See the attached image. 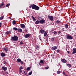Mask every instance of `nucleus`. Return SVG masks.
<instances>
[{
    "label": "nucleus",
    "mask_w": 76,
    "mask_h": 76,
    "mask_svg": "<svg viewBox=\"0 0 76 76\" xmlns=\"http://www.w3.org/2000/svg\"><path fill=\"white\" fill-rule=\"evenodd\" d=\"M18 37L16 35H14V37H11V41H13V42H15L17 41H18Z\"/></svg>",
    "instance_id": "1"
},
{
    "label": "nucleus",
    "mask_w": 76,
    "mask_h": 76,
    "mask_svg": "<svg viewBox=\"0 0 76 76\" xmlns=\"http://www.w3.org/2000/svg\"><path fill=\"white\" fill-rule=\"evenodd\" d=\"M37 5H35L34 4H33L32 5H31L30 6H29L30 8H31L32 7L33 9H35V7Z\"/></svg>",
    "instance_id": "2"
},
{
    "label": "nucleus",
    "mask_w": 76,
    "mask_h": 76,
    "mask_svg": "<svg viewBox=\"0 0 76 76\" xmlns=\"http://www.w3.org/2000/svg\"><path fill=\"white\" fill-rule=\"evenodd\" d=\"M39 23L41 24L45 23V20L44 19H42L41 20H39Z\"/></svg>",
    "instance_id": "3"
},
{
    "label": "nucleus",
    "mask_w": 76,
    "mask_h": 76,
    "mask_svg": "<svg viewBox=\"0 0 76 76\" xmlns=\"http://www.w3.org/2000/svg\"><path fill=\"white\" fill-rule=\"evenodd\" d=\"M66 38L68 39H73V37L71 35H68Z\"/></svg>",
    "instance_id": "4"
},
{
    "label": "nucleus",
    "mask_w": 76,
    "mask_h": 76,
    "mask_svg": "<svg viewBox=\"0 0 76 76\" xmlns=\"http://www.w3.org/2000/svg\"><path fill=\"white\" fill-rule=\"evenodd\" d=\"M48 18L51 21H53V16H48Z\"/></svg>",
    "instance_id": "5"
},
{
    "label": "nucleus",
    "mask_w": 76,
    "mask_h": 76,
    "mask_svg": "<svg viewBox=\"0 0 76 76\" xmlns=\"http://www.w3.org/2000/svg\"><path fill=\"white\" fill-rule=\"evenodd\" d=\"M72 54H75V53H76V48H73V49H72Z\"/></svg>",
    "instance_id": "6"
},
{
    "label": "nucleus",
    "mask_w": 76,
    "mask_h": 76,
    "mask_svg": "<svg viewBox=\"0 0 76 76\" xmlns=\"http://www.w3.org/2000/svg\"><path fill=\"white\" fill-rule=\"evenodd\" d=\"M29 36H30V35L29 34H27L24 35L23 37H24L25 38H29Z\"/></svg>",
    "instance_id": "7"
},
{
    "label": "nucleus",
    "mask_w": 76,
    "mask_h": 76,
    "mask_svg": "<svg viewBox=\"0 0 76 76\" xmlns=\"http://www.w3.org/2000/svg\"><path fill=\"white\" fill-rule=\"evenodd\" d=\"M45 32V30L43 29L42 28V29L40 31H39V33H41V34H44V32Z\"/></svg>",
    "instance_id": "8"
},
{
    "label": "nucleus",
    "mask_w": 76,
    "mask_h": 76,
    "mask_svg": "<svg viewBox=\"0 0 76 76\" xmlns=\"http://www.w3.org/2000/svg\"><path fill=\"white\" fill-rule=\"evenodd\" d=\"M2 69L4 71H6L7 70V67L5 66H3L2 67Z\"/></svg>",
    "instance_id": "9"
},
{
    "label": "nucleus",
    "mask_w": 76,
    "mask_h": 76,
    "mask_svg": "<svg viewBox=\"0 0 76 76\" xmlns=\"http://www.w3.org/2000/svg\"><path fill=\"white\" fill-rule=\"evenodd\" d=\"M3 6H4V7H5V6H4V2H2L1 3V4L0 5V8L1 9V7Z\"/></svg>",
    "instance_id": "10"
},
{
    "label": "nucleus",
    "mask_w": 76,
    "mask_h": 76,
    "mask_svg": "<svg viewBox=\"0 0 76 76\" xmlns=\"http://www.w3.org/2000/svg\"><path fill=\"white\" fill-rule=\"evenodd\" d=\"M17 32H20V33H21V32H22V29L20 28H18L17 30Z\"/></svg>",
    "instance_id": "11"
},
{
    "label": "nucleus",
    "mask_w": 76,
    "mask_h": 76,
    "mask_svg": "<svg viewBox=\"0 0 76 76\" xmlns=\"http://www.w3.org/2000/svg\"><path fill=\"white\" fill-rule=\"evenodd\" d=\"M20 25L21 26L22 28H23V29L25 28V26L24 24H21Z\"/></svg>",
    "instance_id": "12"
},
{
    "label": "nucleus",
    "mask_w": 76,
    "mask_h": 76,
    "mask_svg": "<svg viewBox=\"0 0 76 76\" xmlns=\"http://www.w3.org/2000/svg\"><path fill=\"white\" fill-rule=\"evenodd\" d=\"M61 61L62 63H66V62H67V60H66V59H61Z\"/></svg>",
    "instance_id": "13"
},
{
    "label": "nucleus",
    "mask_w": 76,
    "mask_h": 76,
    "mask_svg": "<svg viewBox=\"0 0 76 76\" xmlns=\"http://www.w3.org/2000/svg\"><path fill=\"white\" fill-rule=\"evenodd\" d=\"M1 57H5L6 56V54L4 53H1Z\"/></svg>",
    "instance_id": "14"
},
{
    "label": "nucleus",
    "mask_w": 76,
    "mask_h": 76,
    "mask_svg": "<svg viewBox=\"0 0 76 76\" xmlns=\"http://www.w3.org/2000/svg\"><path fill=\"white\" fill-rule=\"evenodd\" d=\"M56 23H57V24H60V23H61V22L60 21L58 20L56 21Z\"/></svg>",
    "instance_id": "15"
},
{
    "label": "nucleus",
    "mask_w": 76,
    "mask_h": 76,
    "mask_svg": "<svg viewBox=\"0 0 76 76\" xmlns=\"http://www.w3.org/2000/svg\"><path fill=\"white\" fill-rule=\"evenodd\" d=\"M39 9V7H38V6L36 5V7L35 8V10H38Z\"/></svg>",
    "instance_id": "16"
},
{
    "label": "nucleus",
    "mask_w": 76,
    "mask_h": 76,
    "mask_svg": "<svg viewBox=\"0 0 76 76\" xmlns=\"http://www.w3.org/2000/svg\"><path fill=\"white\" fill-rule=\"evenodd\" d=\"M4 50L5 51H6V52H7V51H8V49L7 48V47H5V48L4 49Z\"/></svg>",
    "instance_id": "17"
},
{
    "label": "nucleus",
    "mask_w": 76,
    "mask_h": 76,
    "mask_svg": "<svg viewBox=\"0 0 76 76\" xmlns=\"http://www.w3.org/2000/svg\"><path fill=\"white\" fill-rule=\"evenodd\" d=\"M66 66L69 67V68H70V67H72V65L70 64H66Z\"/></svg>",
    "instance_id": "18"
},
{
    "label": "nucleus",
    "mask_w": 76,
    "mask_h": 76,
    "mask_svg": "<svg viewBox=\"0 0 76 76\" xmlns=\"http://www.w3.org/2000/svg\"><path fill=\"white\" fill-rule=\"evenodd\" d=\"M57 48V46H54L53 47H52V49L53 50H56Z\"/></svg>",
    "instance_id": "19"
},
{
    "label": "nucleus",
    "mask_w": 76,
    "mask_h": 76,
    "mask_svg": "<svg viewBox=\"0 0 76 76\" xmlns=\"http://www.w3.org/2000/svg\"><path fill=\"white\" fill-rule=\"evenodd\" d=\"M17 63H19L21 61V59H20V58H18L17 60Z\"/></svg>",
    "instance_id": "20"
},
{
    "label": "nucleus",
    "mask_w": 76,
    "mask_h": 76,
    "mask_svg": "<svg viewBox=\"0 0 76 76\" xmlns=\"http://www.w3.org/2000/svg\"><path fill=\"white\" fill-rule=\"evenodd\" d=\"M31 18L33 19V21H36V19L34 18V17L32 16Z\"/></svg>",
    "instance_id": "21"
},
{
    "label": "nucleus",
    "mask_w": 76,
    "mask_h": 76,
    "mask_svg": "<svg viewBox=\"0 0 76 76\" xmlns=\"http://www.w3.org/2000/svg\"><path fill=\"white\" fill-rule=\"evenodd\" d=\"M13 31H18V28L16 27H14L13 28Z\"/></svg>",
    "instance_id": "22"
},
{
    "label": "nucleus",
    "mask_w": 76,
    "mask_h": 76,
    "mask_svg": "<svg viewBox=\"0 0 76 76\" xmlns=\"http://www.w3.org/2000/svg\"><path fill=\"white\" fill-rule=\"evenodd\" d=\"M23 74L24 75H25L26 76H28V74H27V72H26V71H25L24 72Z\"/></svg>",
    "instance_id": "23"
},
{
    "label": "nucleus",
    "mask_w": 76,
    "mask_h": 76,
    "mask_svg": "<svg viewBox=\"0 0 76 76\" xmlns=\"http://www.w3.org/2000/svg\"><path fill=\"white\" fill-rule=\"evenodd\" d=\"M47 31H45L44 34V36L45 37L47 36Z\"/></svg>",
    "instance_id": "24"
},
{
    "label": "nucleus",
    "mask_w": 76,
    "mask_h": 76,
    "mask_svg": "<svg viewBox=\"0 0 76 76\" xmlns=\"http://www.w3.org/2000/svg\"><path fill=\"white\" fill-rule=\"evenodd\" d=\"M68 24H66L65 25V28L66 29H67V28H68Z\"/></svg>",
    "instance_id": "25"
},
{
    "label": "nucleus",
    "mask_w": 76,
    "mask_h": 76,
    "mask_svg": "<svg viewBox=\"0 0 76 76\" xmlns=\"http://www.w3.org/2000/svg\"><path fill=\"white\" fill-rule=\"evenodd\" d=\"M16 21L14 20L12 21V24L13 25H15L16 24Z\"/></svg>",
    "instance_id": "26"
},
{
    "label": "nucleus",
    "mask_w": 76,
    "mask_h": 76,
    "mask_svg": "<svg viewBox=\"0 0 76 76\" xmlns=\"http://www.w3.org/2000/svg\"><path fill=\"white\" fill-rule=\"evenodd\" d=\"M51 41H52V42H53L54 41V37H52L50 39Z\"/></svg>",
    "instance_id": "27"
},
{
    "label": "nucleus",
    "mask_w": 76,
    "mask_h": 76,
    "mask_svg": "<svg viewBox=\"0 0 76 76\" xmlns=\"http://www.w3.org/2000/svg\"><path fill=\"white\" fill-rule=\"evenodd\" d=\"M40 63L41 64H43V63H44V60H41L40 61Z\"/></svg>",
    "instance_id": "28"
},
{
    "label": "nucleus",
    "mask_w": 76,
    "mask_h": 76,
    "mask_svg": "<svg viewBox=\"0 0 76 76\" xmlns=\"http://www.w3.org/2000/svg\"><path fill=\"white\" fill-rule=\"evenodd\" d=\"M26 69L27 71H28V70H31V67H27Z\"/></svg>",
    "instance_id": "29"
},
{
    "label": "nucleus",
    "mask_w": 76,
    "mask_h": 76,
    "mask_svg": "<svg viewBox=\"0 0 76 76\" xmlns=\"http://www.w3.org/2000/svg\"><path fill=\"white\" fill-rule=\"evenodd\" d=\"M32 73V71H31L30 72H29V73L28 74V75H31Z\"/></svg>",
    "instance_id": "30"
},
{
    "label": "nucleus",
    "mask_w": 76,
    "mask_h": 76,
    "mask_svg": "<svg viewBox=\"0 0 76 76\" xmlns=\"http://www.w3.org/2000/svg\"><path fill=\"white\" fill-rule=\"evenodd\" d=\"M62 74L63 75H64L65 76H68V75H67V74H66V73L64 72H62Z\"/></svg>",
    "instance_id": "31"
},
{
    "label": "nucleus",
    "mask_w": 76,
    "mask_h": 76,
    "mask_svg": "<svg viewBox=\"0 0 76 76\" xmlns=\"http://www.w3.org/2000/svg\"><path fill=\"white\" fill-rule=\"evenodd\" d=\"M36 24H38L39 23V21L38 20H37L35 22Z\"/></svg>",
    "instance_id": "32"
},
{
    "label": "nucleus",
    "mask_w": 76,
    "mask_h": 76,
    "mask_svg": "<svg viewBox=\"0 0 76 76\" xmlns=\"http://www.w3.org/2000/svg\"><path fill=\"white\" fill-rule=\"evenodd\" d=\"M4 18V16H1L0 18V20H2V19H3Z\"/></svg>",
    "instance_id": "33"
},
{
    "label": "nucleus",
    "mask_w": 76,
    "mask_h": 76,
    "mask_svg": "<svg viewBox=\"0 0 76 76\" xmlns=\"http://www.w3.org/2000/svg\"><path fill=\"white\" fill-rule=\"evenodd\" d=\"M36 49H39V46L38 45H37L36 47Z\"/></svg>",
    "instance_id": "34"
},
{
    "label": "nucleus",
    "mask_w": 76,
    "mask_h": 76,
    "mask_svg": "<svg viewBox=\"0 0 76 76\" xmlns=\"http://www.w3.org/2000/svg\"><path fill=\"white\" fill-rule=\"evenodd\" d=\"M10 3L6 5L5 7H8V6H10Z\"/></svg>",
    "instance_id": "35"
},
{
    "label": "nucleus",
    "mask_w": 76,
    "mask_h": 76,
    "mask_svg": "<svg viewBox=\"0 0 76 76\" xmlns=\"http://www.w3.org/2000/svg\"><path fill=\"white\" fill-rule=\"evenodd\" d=\"M25 31L26 32H28V29H27V28H25Z\"/></svg>",
    "instance_id": "36"
},
{
    "label": "nucleus",
    "mask_w": 76,
    "mask_h": 76,
    "mask_svg": "<svg viewBox=\"0 0 76 76\" xmlns=\"http://www.w3.org/2000/svg\"><path fill=\"white\" fill-rule=\"evenodd\" d=\"M20 45H22V44H23V42H22V41H21L20 43Z\"/></svg>",
    "instance_id": "37"
},
{
    "label": "nucleus",
    "mask_w": 76,
    "mask_h": 76,
    "mask_svg": "<svg viewBox=\"0 0 76 76\" xmlns=\"http://www.w3.org/2000/svg\"><path fill=\"white\" fill-rule=\"evenodd\" d=\"M19 69L20 70H22V69H23V66H20L19 68Z\"/></svg>",
    "instance_id": "38"
},
{
    "label": "nucleus",
    "mask_w": 76,
    "mask_h": 76,
    "mask_svg": "<svg viewBox=\"0 0 76 76\" xmlns=\"http://www.w3.org/2000/svg\"><path fill=\"white\" fill-rule=\"evenodd\" d=\"M53 33L54 34H55V35H57V31H54L53 32Z\"/></svg>",
    "instance_id": "39"
},
{
    "label": "nucleus",
    "mask_w": 76,
    "mask_h": 76,
    "mask_svg": "<svg viewBox=\"0 0 76 76\" xmlns=\"http://www.w3.org/2000/svg\"><path fill=\"white\" fill-rule=\"evenodd\" d=\"M57 74H60V71H58L57 72Z\"/></svg>",
    "instance_id": "40"
},
{
    "label": "nucleus",
    "mask_w": 76,
    "mask_h": 76,
    "mask_svg": "<svg viewBox=\"0 0 76 76\" xmlns=\"http://www.w3.org/2000/svg\"><path fill=\"white\" fill-rule=\"evenodd\" d=\"M19 72L20 73H22V69H20Z\"/></svg>",
    "instance_id": "41"
},
{
    "label": "nucleus",
    "mask_w": 76,
    "mask_h": 76,
    "mask_svg": "<svg viewBox=\"0 0 76 76\" xmlns=\"http://www.w3.org/2000/svg\"><path fill=\"white\" fill-rule=\"evenodd\" d=\"M48 68H49V66H47L45 68V69L46 70H47L48 69Z\"/></svg>",
    "instance_id": "42"
},
{
    "label": "nucleus",
    "mask_w": 76,
    "mask_h": 76,
    "mask_svg": "<svg viewBox=\"0 0 76 76\" xmlns=\"http://www.w3.org/2000/svg\"><path fill=\"white\" fill-rule=\"evenodd\" d=\"M38 19H39V20H41V19H42L41 17L40 16L38 18Z\"/></svg>",
    "instance_id": "43"
},
{
    "label": "nucleus",
    "mask_w": 76,
    "mask_h": 76,
    "mask_svg": "<svg viewBox=\"0 0 76 76\" xmlns=\"http://www.w3.org/2000/svg\"><path fill=\"white\" fill-rule=\"evenodd\" d=\"M56 52L58 53V52H60V50L58 49V50H57L56 51Z\"/></svg>",
    "instance_id": "44"
},
{
    "label": "nucleus",
    "mask_w": 76,
    "mask_h": 76,
    "mask_svg": "<svg viewBox=\"0 0 76 76\" xmlns=\"http://www.w3.org/2000/svg\"><path fill=\"white\" fill-rule=\"evenodd\" d=\"M5 34H7V35H9V33H8V31L7 32H5Z\"/></svg>",
    "instance_id": "45"
},
{
    "label": "nucleus",
    "mask_w": 76,
    "mask_h": 76,
    "mask_svg": "<svg viewBox=\"0 0 76 76\" xmlns=\"http://www.w3.org/2000/svg\"><path fill=\"white\" fill-rule=\"evenodd\" d=\"M4 64H7V61H4Z\"/></svg>",
    "instance_id": "46"
},
{
    "label": "nucleus",
    "mask_w": 76,
    "mask_h": 76,
    "mask_svg": "<svg viewBox=\"0 0 76 76\" xmlns=\"http://www.w3.org/2000/svg\"><path fill=\"white\" fill-rule=\"evenodd\" d=\"M20 63H21V64H23V62L22 61H20Z\"/></svg>",
    "instance_id": "47"
},
{
    "label": "nucleus",
    "mask_w": 76,
    "mask_h": 76,
    "mask_svg": "<svg viewBox=\"0 0 76 76\" xmlns=\"http://www.w3.org/2000/svg\"><path fill=\"white\" fill-rule=\"evenodd\" d=\"M8 34H10V33L11 32V31H8Z\"/></svg>",
    "instance_id": "48"
},
{
    "label": "nucleus",
    "mask_w": 76,
    "mask_h": 76,
    "mask_svg": "<svg viewBox=\"0 0 76 76\" xmlns=\"http://www.w3.org/2000/svg\"><path fill=\"white\" fill-rule=\"evenodd\" d=\"M1 23H0V27H1Z\"/></svg>",
    "instance_id": "49"
},
{
    "label": "nucleus",
    "mask_w": 76,
    "mask_h": 76,
    "mask_svg": "<svg viewBox=\"0 0 76 76\" xmlns=\"http://www.w3.org/2000/svg\"><path fill=\"white\" fill-rule=\"evenodd\" d=\"M60 33H61V31H59L58 32V34H60Z\"/></svg>",
    "instance_id": "50"
},
{
    "label": "nucleus",
    "mask_w": 76,
    "mask_h": 76,
    "mask_svg": "<svg viewBox=\"0 0 76 76\" xmlns=\"http://www.w3.org/2000/svg\"><path fill=\"white\" fill-rule=\"evenodd\" d=\"M63 31H64V28H62V30Z\"/></svg>",
    "instance_id": "51"
},
{
    "label": "nucleus",
    "mask_w": 76,
    "mask_h": 76,
    "mask_svg": "<svg viewBox=\"0 0 76 76\" xmlns=\"http://www.w3.org/2000/svg\"><path fill=\"white\" fill-rule=\"evenodd\" d=\"M67 53L68 54H69V53H70V51H67Z\"/></svg>",
    "instance_id": "52"
},
{
    "label": "nucleus",
    "mask_w": 76,
    "mask_h": 76,
    "mask_svg": "<svg viewBox=\"0 0 76 76\" xmlns=\"http://www.w3.org/2000/svg\"><path fill=\"white\" fill-rule=\"evenodd\" d=\"M6 73H7V74H9V73L7 72H6Z\"/></svg>",
    "instance_id": "53"
},
{
    "label": "nucleus",
    "mask_w": 76,
    "mask_h": 76,
    "mask_svg": "<svg viewBox=\"0 0 76 76\" xmlns=\"http://www.w3.org/2000/svg\"><path fill=\"white\" fill-rule=\"evenodd\" d=\"M39 38H41V36L39 35Z\"/></svg>",
    "instance_id": "54"
},
{
    "label": "nucleus",
    "mask_w": 76,
    "mask_h": 76,
    "mask_svg": "<svg viewBox=\"0 0 76 76\" xmlns=\"http://www.w3.org/2000/svg\"><path fill=\"white\" fill-rule=\"evenodd\" d=\"M39 65H40V66H41V64L40 63H39Z\"/></svg>",
    "instance_id": "55"
},
{
    "label": "nucleus",
    "mask_w": 76,
    "mask_h": 76,
    "mask_svg": "<svg viewBox=\"0 0 76 76\" xmlns=\"http://www.w3.org/2000/svg\"><path fill=\"white\" fill-rule=\"evenodd\" d=\"M39 39H40V40H41V38H39Z\"/></svg>",
    "instance_id": "56"
},
{
    "label": "nucleus",
    "mask_w": 76,
    "mask_h": 76,
    "mask_svg": "<svg viewBox=\"0 0 76 76\" xmlns=\"http://www.w3.org/2000/svg\"><path fill=\"white\" fill-rule=\"evenodd\" d=\"M48 57H49V58H50V56H49V55H48Z\"/></svg>",
    "instance_id": "57"
},
{
    "label": "nucleus",
    "mask_w": 76,
    "mask_h": 76,
    "mask_svg": "<svg viewBox=\"0 0 76 76\" xmlns=\"http://www.w3.org/2000/svg\"><path fill=\"white\" fill-rule=\"evenodd\" d=\"M10 18V17H9V18Z\"/></svg>",
    "instance_id": "58"
},
{
    "label": "nucleus",
    "mask_w": 76,
    "mask_h": 76,
    "mask_svg": "<svg viewBox=\"0 0 76 76\" xmlns=\"http://www.w3.org/2000/svg\"><path fill=\"white\" fill-rule=\"evenodd\" d=\"M60 68H61V66H60Z\"/></svg>",
    "instance_id": "59"
},
{
    "label": "nucleus",
    "mask_w": 76,
    "mask_h": 76,
    "mask_svg": "<svg viewBox=\"0 0 76 76\" xmlns=\"http://www.w3.org/2000/svg\"><path fill=\"white\" fill-rule=\"evenodd\" d=\"M59 65H60V64H59Z\"/></svg>",
    "instance_id": "60"
}]
</instances>
